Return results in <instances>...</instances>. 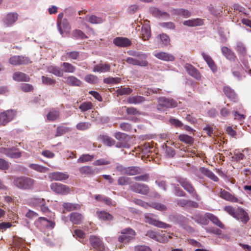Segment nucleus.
Listing matches in <instances>:
<instances>
[{"instance_id":"obj_1","label":"nucleus","mask_w":251,"mask_h":251,"mask_svg":"<svg viewBox=\"0 0 251 251\" xmlns=\"http://www.w3.org/2000/svg\"><path fill=\"white\" fill-rule=\"evenodd\" d=\"M35 182V180L32 178L26 176H20L15 178L13 183L19 189L29 190L33 189Z\"/></svg>"},{"instance_id":"obj_2","label":"nucleus","mask_w":251,"mask_h":251,"mask_svg":"<svg viewBox=\"0 0 251 251\" xmlns=\"http://www.w3.org/2000/svg\"><path fill=\"white\" fill-rule=\"evenodd\" d=\"M177 105V101L171 98L161 97L158 99L156 108L160 111H164L167 108H173Z\"/></svg>"},{"instance_id":"obj_3","label":"nucleus","mask_w":251,"mask_h":251,"mask_svg":"<svg viewBox=\"0 0 251 251\" xmlns=\"http://www.w3.org/2000/svg\"><path fill=\"white\" fill-rule=\"evenodd\" d=\"M176 181L178 182L188 193L191 195L192 197L198 201L200 200V196L197 193L192 184L187 178L182 177H177Z\"/></svg>"},{"instance_id":"obj_4","label":"nucleus","mask_w":251,"mask_h":251,"mask_svg":"<svg viewBox=\"0 0 251 251\" xmlns=\"http://www.w3.org/2000/svg\"><path fill=\"white\" fill-rule=\"evenodd\" d=\"M51 190L55 193L66 195L70 192L69 186L59 183H52L50 185Z\"/></svg>"},{"instance_id":"obj_5","label":"nucleus","mask_w":251,"mask_h":251,"mask_svg":"<svg viewBox=\"0 0 251 251\" xmlns=\"http://www.w3.org/2000/svg\"><path fill=\"white\" fill-rule=\"evenodd\" d=\"M122 235L119 237V241L126 243L134 238L135 235V231L129 228H126L122 230Z\"/></svg>"},{"instance_id":"obj_6","label":"nucleus","mask_w":251,"mask_h":251,"mask_svg":"<svg viewBox=\"0 0 251 251\" xmlns=\"http://www.w3.org/2000/svg\"><path fill=\"white\" fill-rule=\"evenodd\" d=\"M16 116V112L8 110L0 114V125H5L13 120Z\"/></svg>"},{"instance_id":"obj_7","label":"nucleus","mask_w":251,"mask_h":251,"mask_svg":"<svg viewBox=\"0 0 251 251\" xmlns=\"http://www.w3.org/2000/svg\"><path fill=\"white\" fill-rule=\"evenodd\" d=\"M154 216L151 214H146L145 215L146 222L150 224L156 226L158 227L166 228L170 226L165 223L158 221L153 218Z\"/></svg>"},{"instance_id":"obj_8","label":"nucleus","mask_w":251,"mask_h":251,"mask_svg":"<svg viewBox=\"0 0 251 251\" xmlns=\"http://www.w3.org/2000/svg\"><path fill=\"white\" fill-rule=\"evenodd\" d=\"M9 62L13 65H19L22 64H28L31 62L27 57L22 55H15L9 58Z\"/></svg>"},{"instance_id":"obj_9","label":"nucleus","mask_w":251,"mask_h":251,"mask_svg":"<svg viewBox=\"0 0 251 251\" xmlns=\"http://www.w3.org/2000/svg\"><path fill=\"white\" fill-rule=\"evenodd\" d=\"M130 188L132 191L142 195H147L149 190V187L147 185L138 183L133 184Z\"/></svg>"},{"instance_id":"obj_10","label":"nucleus","mask_w":251,"mask_h":251,"mask_svg":"<svg viewBox=\"0 0 251 251\" xmlns=\"http://www.w3.org/2000/svg\"><path fill=\"white\" fill-rule=\"evenodd\" d=\"M18 14L15 12H10L6 14L3 19V23L5 26H12L17 20Z\"/></svg>"},{"instance_id":"obj_11","label":"nucleus","mask_w":251,"mask_h":251,"mask_svg":"<svg viewBox=\"0 0 251 251\" xmlns=\"http://www.w3.org/2000/svg\"><path fill=\"white\" fill-rule=\"evenodd\" d=\"M69 177L67 173L55 172L49 174V178L51 180L63 181L67 179Z\"/></svg>"},{"instance_id":"obj_12","label":"nucleus","mask_w":251,"mask_h":251,"mask_svg":"<svg viewBox=\"0 0 251 251\" xmlns=\"http://www.w3.org/2000/svg\"><path fill=\"white\" fill-rule=\"evenodd\" d=\"M90 242L91 246L99 251H102L104 250V245L102 241L98 237L95 236H91Z\"/></svg>"},{"instance_id":"obj_13","label":"nucleus","mask_w":251,"mask_h":251,"mask_svg":"<svg viewBox=\"0 0 251 251\" xmlns=\"http://www.w3.org/2000/svg\"><path fill=\"white\" fill-rule=\"evenodd\" d=\"M184 68L189 75L197 80L201 78V75L199 71L193 66L189 63H186L184 65Z\"/></svg>"},{"instance_id":"obj_14","label":"nucleus","mask_w":251,"mask_h":251,"mask_svg":"<svg viewBox=\"0 0 251 251\" xmlns=\"http://www.w3.org/2000/svg\"><path fill=\"white\" fill-rule=\"evenodd\" d=\"M113 43L116 46L121 48H125L130 46L131 44V42L129 39L127 38L118 37L114 39Z\"/></svg>"},{"instance_id":"obj_15","label":"nucleus","mask_w":251,"mask_h":251,"mask_svg":"<svg viewBox=\"0 0 251 251\" xmlns=\"http://www.w3.org/2000/svg\"><path fill=\"white\" fill-rule=\"evenodd\" d=\"M0 152L10 158H17L21 156V153L19 152L16 151V149L14 148H0Z\"/></svg>"},{"instance_id":"obj_16","label":"nucleus","mask_w":251,"mask_h":251,"mask_svg":"<svg viewBox=\"0 0 251 251\" xmlns=\"http://www.w3.org/2000/svg\"><path fill=\"white\" fill-rule=\"evenodd\" d=\"M177 204L181 207H197L198 204L191 200L185 199H177L176 200Z\"/></svg>"},{"instance_id":"obj_17","label":"nucleus","mask_w":251,"mask_h":251,"mask_svg":"<svg viewBox=\"0 0 251 251\" xmlns=\"http://www.w3.org/2000/svg\"><path fill=\"white\" fill-rule=\"evenodd\" d=\"M234 218L237 220H240L244 224H246L249 221L248 213L243 209L237 210Z\"/></svg>"},{"instance_id":"obj_18","label":"nucleus","mask_w":251,"mask_h":251,"mask_svg":"<svg viewBox=\"0 0 251 251\" xmlns=\"http://www.w3.org/2000/svg\"><path fill=\"white\" fill-rule=\"evenodd\" d=\"M154 55L157 58L165 61H173L175 59V57L174 55L165 52L155 53Z\"/></svg>"},{"instance_id":"obj_19","label":"nucleus","mask_w":251,"mask_h":251,"mask_svg":"<svg viewBox=\"0 0 251 251\" xmlns=\"http://www.w3.org/2000/svg\"><path fill=\"white\" fill-rule=\"evenodd\" d=\"M146 23L142 26L141 29V35L144 40H148L151 36L150 26L148 24V21H146Z\"/></svg>"},{"instance_id":"obj_20","label":"nucleus","mask_w":251,"mask_h":251,"mask_svg":"<svg viewBox=\"0 0 251 251\" xmlns=\"http://www.w3.org/2000/svg\"><path fill=\"white\" fill-rule=\"evenodd\" d=\"M125 61L128 64L132 65L146 67L148 65V61H147L145 60H139L138 59L132 57H127Z\"/></svg>"},{"instance_id":"obj_21","label":"nucleus","mask_w":251,"mask_h":251,"mask_svg":"<svg viewBox=\"0 0 251 251\" xmlns=\"http://www.w3.org/2000/svg\"><path fill=\"white\" fill-rule=\"evenodd\" d=\"M233 75L240 80L242 78V71L243 68L239 64H236L231 69Z\"/></svg>"},{"instance_id":"obj_22","label":"nucleus","mask_w":251,"mask_h":251,"mask_svg":"<svg viewBox=\"0 0 251 251\" xmlns=\"http://www.w3.org/2000/svg\"><path fill=\"white\" fill-rule=\"evenodd\" d=\"M201 55L212 71L214 73L216 72L217 67L211 57L208 54H206L203 52H201Z\"/></svg>"},{"instance_id":"obj_23","label":"nucleus","mask_w":251,"mask_h":251,"mask_svg":"<svg viewBox=\"0 0 251 251\" xmlns=\"http://www.w3.org/2000/svg\"><path fill=\"white\" fill-rule=\"evenodd\" d=\"M220 197L226 201L232 202H236L238 201L237 198L225 190L221 191L220 193Z\"/></svg>"},{"instance_id":"obj_24","label":"nucleus","mask_w":251,"mask_h":251,"mask_svg":"<svg viewBox=\"0 0 251 251\" xmlns=\"http://www.w3.org/2000/svg\"><path fill=\"white\" fill-rule=\"evenodd\" d=\"M65 79V83L73 86H79L82 84V82L74 76H69L64 77Z\"/></svg>"},{"instance_id":"obj_25","label":"nucleus","mask_w":251,"mask_h":251,"mask_svg":"<svg viewBox=\"0 0 251 251\" xmlns=\"http://www.w3.org/2000/svg\"><path fill=\"white\" fill-rule=\"evenodd\" d=\"M13 79L17 81H29L30 78L27 75L22 72H15L13 75Z\"/></svg>"},{"instance_id":"obj_26","label":"nucleus","mask_w":251,"mask_h":251,"mask_svg":"<svg viewBox=\"0 0 251 251\" xmlns=\"http://www.w3.org/2000/svg\"><path fill=\"white\" fill-rule=\"evenodd\" d=\"M200 171L203 175L208 177V178L213 180L214 181L217 182L219 180L218 177L217 176H216L213 172H212L211 171H210V170L205 168H200Z\"/></svg>"},{"instance_id":"obj_27","label":"nucleus","mask_w":251,"mask_h":251,"mask_svg":"<svg viewBox=\"0 0 251 251\" xmlns=\"http://www.w3.org/2000/svg\"><path fill=\"white\" fill-rule=\"evenodd\" d=\"M70 220L75 224H79L83 221V216L80 213L72 212L70 214Z\"/></svg>"},{"instance_id":"obj_28","label":"nucleus","mask_w":251,"mask_h":251,"mask_svg":"<svg viewBox=\"0 0 251 251\" xmlns=\"http://www.w3.org/2000/svg\"><path fill=\"white\" fill-rule=\"evenodd\" d=\"M146 100L144 97L140 96H131L128 98L127 101L130 104H140Z\"/></svg>"},{"instance_id":"obj_29","label":"nucleus","mask_w":251,"mask_h":251,"mask_svg":"<svg viewBox=\"0 0 251 251\" xmlns=\"http://www.w3.org/2000/svg\"><path fill=\"white\" fill-rule=\"evenodd\" d=\"M183 24L185 25L193 27L201 25H202L203 22L201 19L197 18L185 21L183 22Z\"/></svg>"},{"instance_id":"obj_30","label":"nucleus","mask_w":251,"mask_h":251,"mask_svg":"<svg viewBox=\"0 0 251 251\" xmlns=\"http://www.w3.org/2000/svg\"><path fill=\"white\" fill-rule=\"evenodd\" d=\"M110 65L108 64H100L94 67L93 72L99 73H105L109 71Z\"/></svg>"},{"instance_id":"obj_31","label":"nucleus","mask_w":251,"mask_h":251,"mask_svg":"<svg viewBox=\"0 0 251 251\" xmlns=\"http://www.w3.org/2000/svg\"><path fill=\"white\" fill-rule=\"evenodd\" d=\"M223 54L228 60H234L235 56L234 53L232 51L226 47H223L221 49Z\"/></svg>"},{"instance_id":"obj_32","label":"nucleus","mask_w":251,"mask_h":251,"mask_svg":"<svg viewBox=\"0 0 251 251\" xmlns=\"http://www.w3.org/2000/svg\"><path fill=\"white\" fill-rule=\"evenodd\" d=\"M47 71L57 76H62L63 74V71L58 67L55 66H50L48 67Z\"/></svg>"},{"instance_id":"obj_33","label":"nucleus","mask_w":251,"mask_h":251,"mask_svg":"<svg viewBox=\"0 0 251 251\" xmlns=\"http://www.w3.org/2000/svg\"><path fill=\"white\" fill-rule=\"evenodd\" d=\"M224 92L226 96L229 99L234 101L236 100L237 99V96L233 90L229 87L226 86L224 88Z\"/></svg>"},{"instance_id":"obj_34","label":"nucleus","mask_w":251,"mask_h":251,"mask_svg":"<svg viewBox=\"0 0 251 251\" xmlns=\"http://www.w3.org/2000/svg\"><path fill=\"white\" fill-rule=\"evenodd\" d=\"M79 171L82 175H93L95 174V170L91 166H85L79 168Z\"/></svg>"},{"instance_id":"obj_35","label":"nucleus","mask_w":251,"mask_h":251,"mask_svg":"<svg viewBox=\"0 0 251 251\" xmlns=\"http://www.w3.org/2000/svg\"><path fill=\"white\" fill-rule=\"evenodd\" d=\"M62 206L65 209L68 211L78 210L80 208V205L77 203L65 202Z\"/></svg>"},{"instance_id":"obj_36","label":"nucleus","mask_w":251,"mask_h":251,"mask_svg":"<svg viewBox=\"0 0 251 251\" xmlns=\"http://www.w3.org/2000/svg\"><path fill=\"white\" fill-rule=\"evenodd\" d=\"M173 13L177 15L181 16L184 18H188L190 17L191 13L186 9H176L173 10Z\"/></svg>"},{"instance_id":"obj_37","label":"nucleus","mask_w":251,"mask_h":251,"mask_svg":"<svg viewBox=\"0 0 251 251\" xmlns=\"http://www.w3.org/2000/svg\"><path fill=\"white\" fill-rule=\"evenodd\" d=\"M97 215L99 219L103 221H110L112 219V216L105 211H98Z\"/></svg>"},{"instance_id":"obj_38","label":"nucleus","mask_w":251,"mask_h":251,"mask_svg":"<svg viewBox=\"0 0 251 251\" xmlns=\"http://www.w3.org/2000/svg\"><path fill=\"white\" fill-rule=\"evenodd\" d=\"M39 221L42 223V224L47 228L52 229L55 226V223L52 221H50L44 217H40L39 218Z\"/></svg>"},{"instance_id":"obj_39","label":"nucleus","mask_w":251,"mask_h":251,"mask_svg":"<svg viewBox=\"0 0 251 251\" xmlns=\"http://www.w3.org/2000/svg\"><path fill=\"white\" fill-rule=\"evenodd\" d=\"M142 172V170L138 167L131 166L127 167L126 175L134 176L140 174Z\"/></svg>"},{"instance_id":"obj_40","label":"nucleus","mask_w":251,"mask_h":251,"mask_svg":"<svg viewBox=\"0 0 251 251\" xmlns=\"http://www.w3.org/2000/svg\"><path fill=\"white\" fill-rule=\"evenodd\" d=\"M29 167L32 169L41 173H46L49 171L48 168L36 164H30Z\"/></svg>"},{"instance_id":"obj_41","label":"nucleus","mask_w":251,"mask_h":251,"mask_svg":"<svg viewBox=\"0 0 251 251\" xmlns=\"http://www.w3.org/2000/svg\"><path fill=\"white\" fill-rule=\"evenodd\" d=\"M61 66L65 73H73L75 71V67L69 63H63Z\"/></svg>"},{"instance_id":"obj_42","label":"nucleus","mask_w":251,"mask_h":251,"mask_svg":"<svg viewBox=\"0 0 251 251\" xmlns=\"http://www.w3.org/2000/svg\"><path fill=\"white\" fill-rule=\"evenodd\" d=\"M94 158V155L88 154L81 155L77 159V162L79 163H83L92 161Z\"/></svg>"},{"instance_id":"obj_43","label":"nucleus","mask_w":251,"mask_h":251,"mask_svg":"<svg viewBox=\"0 0 251 251\" xmlns=\"http://www.w3.org/2000/svg\"><path fill=\"white\" fill-rule=\"evenodd\" d=\"M71 130V128L69 127L64 126H58L56 129V133L55 136V137L60 136L67 132H70Z\"/></svg>"},{"instance_id":"obj_44","label":"nucleus","mask_w":251,"mask_h":251,"mask_svg":"<svg viewBox=\"0 0 251 251\" xmlns=\"http://www.w3.org/2000/svg\"><path fill=\"white\" fill-rule=\"evenodd\" d=\"M86 19L92 24H99L103 22V20L95 15H91L90 16H86Z\"/></svg>"},{"instance_id":"obj_45","label":"nucleus","mask_w":251,"mask_h":251,"mask_svg":"<svg viewBox=\"0 0 251 251\" xmlns=\"http://www.w3.org/2000/svg\"><path fill=\"white\" fill-rule=\"evenodd\" d=\"M236 51L242 55L246 53V49L243 43L241 42H237L235 48Z\"/></svg>"},{"instance_id":"obj_46","label":"nucleus","mask_w":251,"mask_h":251,"mask_svg":"<svg viewBox=\"0 0 251 251\" xmlns=\"http://www.w3.org/2000/svg\"><path fill=\"white\" fill-rule=\"evenodd\" d=\"M91 126L90 122H80L76 125V128L78 130H86L89 129Z\"/></svg>"},{"instance_id":"obj_47","label":"nucleus","mask_w":251,"mask_h":251,"mask_svg":"<svg viewBox=\"0 0 251 251\" xmlns=\"http://www.w3.org/2000/svg\"><path fill=\"white\" fill-rule=\"evenodd\" d=\"M132 92V90L129 87H121L116 90V92L119 95H128Z\"/></svg>"},{"instance_id":"obj_48","label":"nucleus","mask_w":251,"mask_h":251,"mask_svg":"<svg viewBox=\"0 0 251 251\" xmlns=\"http://www.w3.org/2000/svg\"><path fill=\"white\" fill-rule=\"evenodd\" d=\"M59 116V112L57 110H52L48 114L47 117L48 120L53 121L56 120Z\"/></svg>"},{"instance_id":"obj_49","label":"nucleus","mask_w":251,"mask_h":251,"mask_svg":"<svg viewBox=\"0 0 251 251\" xmlns=\"http://www.w3.org/2000/svg\"><path fill=\"white\" fill-rule=\"evenodd\" d=\"M128 54L129 55L137 57L140 59L145 60L147 57V55L146 53L142 52H138L133 50H129L127 51Z\"/></svg>"},{"instance_id":"obj_50","label":"nucleus","mask_w":251,"mask_h":251,"mask_svg":"<svg viewBox=\"0 0 251 251\" xmlns=\"http://www.w3.org/2000/svg\"><path fill=\"white\" fill-rule=\"evenodd\" d=\"M179 139L186 144H192L194 142V139L192 137L186 134L180 135L179 136Z\"/></svg>"},{"instance_id":"obj_51","label":"nucleus","mask_w":251,"mask_h":251,"mask_svg":"<svg viewBox=\"0 0 251 251\" xmlns=\"http://www.w3.org/2000/svg\"><path fill=\"white\" fill-rule=\"evenodd\" d=\"M101 139L102 142L108 146H112L115 144V141L112 138L108 136L102 135Z\"/></svg>"},{"instance_id":"obj_52","label":"nucleus","mask_w":251,"mask_h":251,"mask_svg":"<svg viewBox=\"0 0 251 251\" xmlns=\"http://www.w3.org/2000/svg\"><path fill=\"white\" fill-rule=\"evenodd\" d=\"M84 80L88 83L91 84H96L99 81L98 77L93 75H88L85 77Z\"/></svg>"},{"instance_id":"obj_53","label":"nucleus","mask_w":251,"mask_h":251,"mask_svg":"<svg viewBox=\"0 0 251 251\" xmlns=\"http://www.w3.org/2000/svg\"><path fill=\"white\" fill-rule=\"evenodd\" d=\"M208 218L215 225L221 228H224V225L220 221L218 218L215 216L210 214L208 216Z\"/></svg>"},{"instance_id":"obj_54","label":"nucleus","mask_w":251,"mask_h":251,"mask_svg":"<svg viewBox=\"0 0 251 251\" xmlns=\"http://www.w3.org/2000/svg\"><path fill=\"white\" fill-rule=\"evenodd\" d=\"M93 107V104L91 102L87 101L81 103L79 106V108L82 112H85L88 110L91 109Z\"/></svg>"},{"instance_id":"obj_55","label":"nucleus","mask_w":251,"mask_h":251,"mask_svg":"<svg viewBox=\"0 0 251 251\" xmlns=\"http://www.w3.org/2000/svg\"><path fill=\"white\" fill-rule=\"evenodd\" d=\"M170 238L171 236L168 235V233H164L161 234H158L156 240L161 243H165Z\"/></svg>"},{"instance_id":"obj_56","label":"nucleus","mask_w":251,"mask_h":251,"mask_svg":"<svg viewBox=\"0 0 251 251\" xmlns=\"http://www.w3.org/2000/svg\"><path fill=\"white\" fill-rule=\"evenodd\" d=\"M161 90L159 88H148L147 90L145 89L144 92H142V94L146 96H150L152 94L160 93Z\"/></svg>"},{"instance_id":"obj_57","label":"nucleus","mask_w":251,"mask_h":251,"mask_svg":"<svg viewBox=\"0 0 251 251\" xmlns=\"http://www.w3.org/2000/svg\"><path fill=\"white\" fill-rule=\"evenodd\" d=\"M151 207H152L156 210L160 211H163L167 209L166 206L160 203H152L151 204Z\"/></svg>"},{"instance_id":"obj_58","label":"nucleus","mask_w":251,"mask_h":251,"mask_svg":"<svg viewBox=\"0 0 251 251\" xmlns=\"http://www.w3.org/2000/svg\"><path fill=\"white\" fill-rule=\"evenodd\" d=\"M121 78L119 77H109L103 79V82L106 84H117L120 82Z\"/></svg>"},{"instance_id":"obj_59","label":"nucleus","mask_w":251,"mask_h":251,"mask_svg":"<svg viewBox=\"0 0 251 251\" xmlns=\"http://www.w3.org/2000/svg\"><path fill=\"white\" fill-rule=\"evenodd\" d=\"M159 37L161 42L164 45L167 46L170 43V38L167 34L162 33Z\"/></svg>"},{"instance_id":"obj_60","label":"nucleus","mask_w":251,"mask_h":251,"mask_svg":"<svg viewBox=\"0 0 251 251\" xmlns=\"http://www.w3.org/2000/svg\"><path fill=\"white\" fill-rule=\"evenodd\" d=\"M41 80L42 83L45 85H53L56 82L54 79L45 76L41 77Z\"/></svg>"},{"instance_id":"obj_61","label":"nucleus","mask_w":251,"mask_h":251,"mask_svg":"<svg viewBox=\"0 0 251 251\" xmlns=\"http://www.w3.org/2000/svg\"><path fill=\"white\" fill-rule=\"evenodd\" d=\"M21 89L24 92H28L33 90V87L31 84L24 83L21 85Z\"/></svg>"},{"instance_id":"obj_62","label":"nucleus","mask_w":251,"mask_h":251,"mask_svg":"<svg viewBox=\"0 0 251 251\" xmlns=\"http://www.w3.org/2000/svg\"><path fill=\"white\" fill-rule=\"evenodd\" d=\"M129 181V178L125 176H121L118 179V183L120 185H127Z\"/></svg>"},{"instance_id":"obj_63","label":"nucleus","mask_w":251,"mask_h":251,"mask_svg":"<svg viewBox=\"0 0 251 251\" xmlns=\"http://www.w3.org/2000/svg\"><path fill=\"white\" fill-rule=\"evenodd\" d=\"M73 35L77 39H84L86 37L85 34L80 30H75L74 31Z\"/></svg>"},{"instance_id":"obj_64","label":"nucleus","mask_w":251,"mask_h":251,"mask_svg":"<svg viewBox=\"0 0 251 251\" xmlns=\"http://www.w3.org/2000/svg\"><path fill=\"white\" fill-rule=\"evenodd\" d=\"M174 193L178 197H185L186 196V193L176 185L174 186Z\"/></svg>"}]
</instances>
